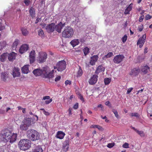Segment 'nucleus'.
Returning <instances> with one entry per match:
<instances>
[{
    "label": "nucleus",
    "instance_id": "obj_30",
    "mask_svg": "<svg viewBox=\"0 0 152 152\" xmlns=\"http://www.w3.org/2000/svg\"><path fill=\"white\" fill-rule=\"evenodd\" d=\"M21 31L22 34L24 36H26L28 34V31L27 29L24 28H22L21 29Z\"/></svg>",
    "mask_w": 152,
    "mask_h": 152
},
{
    "label": "nucleus",
    "instance_id": "obj_46",
    "mask_svg": "<svg viewBox=\"0 0 152 152\" xmlns=\"http://www.w3.org/2000/svg\"><path fill=\"white\" fill-rule=\"evenodd\" d=\"M35 57H29L30 63H33L35 61Z\"/></svg>",
    "mask_w": 152,
    "mask_h": 152
},
{
    "label": "nucleus",
    "instance_id": "obj_11",
    "mask_svg": "<svg viewBox=\"0 0 152 152\" xmlns=\"http://www.w3.org/2000/svg\"><path fill=\"white\" fill-rule=\"evenodd\" d=\"M140 69L139 68H134L131 69L129 74L131 76H136L140 73Z\"/></svg>",
    "mask_w": 152,
    "mask_h": 152
},
{
    "label": "nucleus",
    "instance_id": "obj_47",
    "mask_svg": "<svg viewBox=\"0 0 152 152\" xmlns=\"http://www.w3.org/2000/svg\"><path fill=\"white\" fill-rule=\"evenodd\" d=\"M123 147L124 148H129V144L128 143L125 142L123 145Z\"/></svg>",
    "mask_w": 152,
    "mask_h": 152
},
{
    "label": "nucleus",
    "instance_id": "obj_22",
    "mask_svg": "<svg viewBox=\"0 0 152 152\" xmlns=\"http://www.w3.org/2000/svg\"><path fill=\"white\" fill-rule=\"evenodd\" d=\"M133 5V4L132 3L130 4L125 10V12H124L125 14L127 15L129 13V12L132 9Z\"/></svg>",
    "mask_w": 152,
    "mask_h": 152
},
{
    "label": "nucleus",
    "instance_id": "obj_38",
    "mask_svg": "<svg viewBox=\"0 0 152 152\" xmlns=\"http://www.w3.org/2000/svg\"><path fill=\"white\" fill-rule=\"evenodd\" d=\"M111 79L109 78H106L104 79V83L105 85H108L111 82Z\"/></svg>",
    "mask_w": 152,
    "mask_h": 152
},
{
    "label": "nucleus",
    "instance_id": "obj_27",
    "mask_svg": "<svg viewBox=\"0 0 152 152\" xmlns=\"http://www.w3.org/2000/svg\"><path fill=\"white\" fill-rule=\"evenodd\" d=\"M132 129L134 130L138 134H139L141 137H144L145 136V134L143 131H139L135 129L134 127H132Z\"/></svg>",
    "mask_w": 152,
    "mask_h": 152
},
{
    "label": "nucleus",
    "instance_id": "obj_43",
    "mask_svg": "<svg viewBox=\"0 0 152 152\" xmlns=\"http://www.w3.org/2000/svg\"><path fill=\"white\" fill-rule=\"evenodd\" d=\"M127 36L126 34L125 35L122 37V41L124 43L125 42L127 39Z\"/></svg>",
    "mask_w": 152,
    "mask_h": 152
},
{
    "label": "nucleus",
    "instance_id": "obj_3",
    "mask_svg": "<svg viewBox=\"0 0 152 152\" xmlns=\"http://www.w3.org/2000/svg\"><path fill=\"white\" fill-rule=\"evenodd\" d=\"M27 136L32 141L38 140L40 136L39 133L33 129H30L27 132Z\"/></svg>",
    "mask_w": 152,
    "mask_h": 152
},
{
    "label": "nucleus",
    "instance_id": "obj_62",
    "mask_svg": "<svg viewBox=\"0 0 152 152\" xmlns=\"http://www.w3.org/2000/svg\"><path fill=\"white\" fill-rule=\"evenodd\" d=\"M40 18H37L36 20V21L35 22V24H37L38 22L39 21V20H40Z\"/></svg>",
    "mask_w": 152,
    "mask_h": 152
},
{
    "label": "nucleus",
    "instance_id": "obj_63",
    "mask_svg": "<svg viewBox=\"0 0 152 152\" xmlns=\"http://www.w3.org/2000/svg\"><path fill=\"white\" fill-rule=\"evenodd\" d=\"M110 104V102L109 101H107L105 102V104L106 105L108 106L109 104Z\"/></svg>",
    "mask_w": 152,
    "mask_h": 152
},
{
    "label": "nucleus",
    "instance_id": "obj_23",
    "mask_svg": "<svg viewBox=\"0 0 152 152\" xmlns=\"http://www.w3.org/2000/svg\"><path fill=\"white\" fill-rule=\"evenodd\" d=\"M29 66V65H26L22 68L21 71L23 73L27 74L28 72L29 71L28 69Z\"/></svg>",
    "mask_w": 152,
    "mask_h": 152
},
{
    "label": "nucleus",
    "instance_id": "obj_9",
    "mask_svg": "<svg viewBox=\"0 0 152 152\" xmlns=\"http://www.w3.org/2000/svg\"><path fill=\"white\" fill-rule=\"evenodd\" d=\"M146 36L145 34H144L138 40L137 44L139 45V47L141 48L143 46L146 39Z\"/></svg>",
    "mask_w": 152,
    "mask_h": 152
},
{
    "label": "nucleus",
    "instance_id": "obj_17",
    "mask_svg": "<svg viewBox=\"0 0 152 152\" xmlns=\"http://www.w3.org/2000/svg\"><path fill=\"white\" fill-rule=\"evenodd\" d=\"M12 75L14 78L19 77L20 75V72L19 68L15 67L13 70Z\"/></svg>",
    "mask_w": 152,
    "mask_h": 152
},
{
    "label": "nucleus",
    "instance_id": "obj_37",
    "mask_svg": "<svg viewBox=\"0 0 152 152\" xmlns=\"http://www.w3.org/2000/svg\"><path fill=\"white\" fill-rule=\"evenodd\" d=\"M38 34L39 36L41 37L42 38H43L44 36V34L43 31L41 29H39L38 32Z\"/></svg>",
    "mask_w": 152,
    "mask_h": 152
},
{
    "label": "nucleus",
    "instance_id": "obj_24",
    "mask_svg": "<svg viewBox=\"0 0 152 152\" xmlns=\"http://www.w3.org/2000/svg\"><path fill=\"white\" fill-rule=\"evenodd\" d=\"M8 56V53H5L1 55L0 57V61L1 62L5 61L7 59Z\"/></svg>",
    "mask_w": 152,
    "mask_h": 152
},
{
    "label": "nucleus",
    "instance_id": "obj_32",
    "mask_svg": "<svg viewBox=\"0 0 152 152\" xmlns=\"http://www.w3.org/2000/svg\"><path fill=\"white\" fill-rule=\"evenodd\" d=\"M69 138L66 139L64 142V144L63 148L66 147V151H67L69 148Z\"/></svg>",
    "mask_w": 152,
    "mask_h": 152
},
{
    "label": "nucleus",
    "instance_id": "obj_48",
    "mask_svg": "<svg viewBox=\"0 0 152 152\" xmlns=\"http://www.w3.org/2000/svg\"><path fill=\"white\" fill-rule=\"evenodd\" d=\"M31 3V1L29 0H24V3L25 4V5L27 6H28L29 4Z\"/></svg>",
    "mask_w": 152,
    "mask_h": 152
},
{
    "label": "nucleus",
    "instance_id": "obj_51",
    "mask_svg": "<svg viewBox=\"0 0 152 152\" xmlns=\"http://www.w3.org/2000/svg\"><path fill=\"white\" fill-rule=\"evenodd\" d=\"M61 78V77L60 76H57L55 79V82H58L59 81Z\"/></svg>",
    "mask_w": 152,
    "mask_h": 152
},
{
    "label": "nucleus",
    "instance_id": "obj_52",
    "mask_svg": "<svg viewBox=\"0 0 152 152\" xmlns=\"http://www.w3.org/2000/svg\"><path fill=\"white\" fill-rule=\"evenodd\" d=\"M65 84L66 86H67V85H71V81L67 80L65 81Z\"/></svg>",
    "mask_w": 152,
    "mask_h": 152
},
{
    "label": "nucleus",
    "instance_id": "obj_36",
    "mask_svg": "<svg viewBox=\"0 0 152 152\" xmlns=\"http://www.w3.org/2000/svg\"><path fill=\"white\" fill-rule=\"evenodd\" d=\"M83 50L85 55L86 56L89 53V49L88 47H86L83 49Z\"/></svg>",
    "mask_w": 152,
    "mask_h": 152
},
{
    "label": "nucleus",
    "instance_id": "obj_26",
    "mask_svg": "<svg viewBox=\"0 0 152 152\" xmlns=\"http://www.w3.org/2000/svg\"><path fill=\"white\" fill-rule=\"evenodd\" d=\"M42 99L44 100L48 99V100L45 101V103L47 104H49L52 101V99H50V97L48 96H44Z\"/></svg>",
    "mask_w": 152,
    "mask_h": 152
},
{
    "label": "nucleus",
    "instance_id": "obj_15",
    "mask_svg": "<svg viewBox=\"0 0 152 152\" xmlns=\"http://www.w3.org/2000/svg\"><path fill=\"white\" fill-rule=\"evenodd\" d=\"M29 48L28 45L27 44H24L20 47L19 52L21 54L27 51Z\"/></svg>",
    "mask_w": 152,
    "mask_h": 152
},
{
    "label": "nucleus",
    "instance_id": "obj_16",
    "mask_svg": "<svg viewBox=\"0 0 152 152\" xmlns=\"http://www.w3.org/2000/svg\"><path fill=\"white\" fill-rule=\"evenodd\" d=\"M53 71L54 70H53L50 72L48 73L45 71V72L44 73V75L42 76V77L44 78H47L49 79L50 78H53L54 77L53 74Z\"/></svg>",
    "mask_w": 152,
    "mask_h": 152
},
{
    "label": "nucleus",
    "instance_id": "obj_59",
    "mask_svg": "<svg viewBox=\"0 0 152 152\" xmlns=\"http://www.w3.org/2000/svg\"><path fill=\"white\" fill-rule=\"evenodd\" d=\"M99 108L100 107L101 109V110H103L104 109V107L101 104H99L97 106Z\"/></svg>",
    "mask_w": 152,
    "mask_h": 152
},
{
    "label": "nucleus",
    "instance_id": "obj_40",
    "mask_svg": "<svg viewBox=\"0 0 152 152\" xmlns=\"http://www.w3.org/2000/svg\"><path fill=\"white\" fill-rule=\"evenodd\" d=\"M40 110H42L44 114L47 116H48L50 115L49 113L47 111H46L43 108H42L40 109Z\"/></svg>",
    "mask_w": 152,
    "mask_h": 152
},
{
    "label": "nucleus",
    "instance_id": "obj_28",
    "mask_svg": "<svg viewBox=\"0 0 152 152\" xmlns=\"http://www.w3.org/2000/svg\"><path fill=\"white\" fill-rule=\"evenodd\" d=\"M43 150L40 146L38 145L36 146L33 150L32 152H43Z\"/></svg>",
    "mask_w": 152,
    "mask_h": 152
},
{
    "label": "nucleus",
    "instance_id": "obj_13",
    "mask_svg": "<svg viewBox=\"0 0 152 152\" xmlns=\"http://www.w3.org/2000/svg\"><path fill=\"white\" fill-rule=\"evenodd\" d=\"M45 72V70L37 69H34L33 72V73L36 76H39L42 75H43L44 73Z\"/></svg>",
    "mask_w": 152,
    "mask_h": 152
},
{
    "label": "nucleus",
    "instance_id": "obj_58",
    "mask_svg": "<svg viewBox=\"0 0 152 152\" xmlns=\"http://www.w3.org/2000/svg\"><path fill=\"white\" fill-rule=\"evenodd\" d=\"M68 111L69 112V115L70 116V115H72V109L71 108H69L68 110Z\"/></svg>",
    "mask_w": 152,
    "mask_h": 152
},
{
    "label": "nucleus",
    "instance_id": "obj_4",
    "mask_svg": "<svg viewBox=\"0 0 152 152\" xmlns=\"http://www.w3.org/2000/svg\"><path fill=\"white\" fill-rule=\"evenodd\" d=\"M31 145L30 141L25 139L20 140L18 144L20 149L24 151L30 148Z\"/></svg>",
    "mask_w": 152,
    "mask_h": 152
},
{
    "label": "nucleus",
    "instance_id": "obj_31",
    "mask_svg": "<svg viewBox=\"0 0 152 152\" xmlns=\"http://www.w3.org/2000/svg\"><path fill=\"white\" fill-rule=\"evenodd\" d=\"M19 40L18 39H16L13 44L12 48L13 50L16 49L19 43Z\"/></svg>",
    "mask_w": 152,
    "mask_h": 152
},
{
    "label": "nucleus",
    "instance_id": "obj_41",
    "mask_svg": "<svg viewBox=\"0 0 152 152\" xmlns=\"http://www.w3.org/2000/svg\"><path fill=\"white\" fill-rule=\"evenodd\" d=\"M112 111L115 114V116L117 118H118V115L117 110L115 109H113L112 110Z\"/></svg>",
    "mask_w": 152,
    "mask_h": 152
},
{
    "label": "nucleus",
    "instance_id": "obj_61",
    "mask_svg": "<svg viewBox=\"0 0 152 152\" xmlns=\"http://www.w3.org/2000/svg\"><path fill=\"white\" fill-rule=\"evenodd\" d=\"M148 48L147 47H145L144 49V53L145 54L147 53L148 52Z\"/></svg>",
    "mask_w": 152,
    "mask_h": 152
},
{
    "label": "nucleus",
    "instance_id": "obj_35",
    "mask_svg": "<svg viewBox=\"0 0 152 152\" xmlns=\"http://www.w3.org/2000/svg\"><path fill=\"white\" fill-rule=\"evenodd\" d=\"M83 74V71L80 66H79V69L77 72V77H80Z\"/></svg>",
    "mask_w": 152,
    "mask_h": 152
},
{
    "label": "nucleus",
    "instance_id": "obj_50",
    "mask_svg": "<svg viewBox=\"0 0 152 152\" xmlns=\"http://www.w3.org/2000/svg\"><path fill=\"white\" fill-rule=\"evenodd\" d=\"M114 145V143H109L107 145V147L110 148L113 147Z\"/></svg>",
    "mask_w": 152,
    "mask_h": 152
},
{
    "label": "nucleus",
    "instance_id": "obj_1",
    "mask_svg": "<svg viewBox=\"0 0 152 152\" xmlns=\"http://www.w3.org/2000/svg\"><path fill=\"white\" fill-rule=\"evenodd\" d=\"M17 136V133H12L10 131H8L0 134V140L2 141L12 143L16 140Z\"/></svg>",
    "mask_w": 152,
    "mask_h": 152
},
{
    "label": "nucleus",
    "instance_id": "obj_49",
    "mask_svg": "<svg viewBox=\"0 0 152 152\" xmlns=\"http://www.w3.org/2000/svg\"><path fill=\"white\" fill-rule=\"evenodd\" d=\"M151 18V16L149 14H148L145 16V20H148Z\"/></svg>",
    "mask_w": 152,
    "mask_h": 152
},
{
    "label": "nucleus",
    "instance_id": "obj_42",
    "mask_svg": "<svg viewBox=\"0 0 152 152\" xmlns=\"http://www.w3.org/2000/svg\"><path fill=\"white\" fill-rule=\"evenodd\" d=\"M130 116L131 117L135 116L136 117H139L140 115L137 113H131L130 114Z\"/></svg>",
    "mask_w": 152,
    "mask_h": 152
},
{
    "label": "nucleus",
    "instance_id": "obj_29",
    "mask_svg": "<svg viewBox=\"0 0 152 152\" xmlns=\"http://www.w3.org/2000/svg\"><path fill=\"white\" fill-rule=\"evenodd\" d=\"M79 43V40L77 39H75L72 40L70 42V43L73 47L78 45Z\"/></svg>",
    "mask_w": 152,
    "mask_h": 152
},
{
    "label": "nucleus",
    "instance_id": "obj_64",
    "mask_svg": "<svg viewBox=\"0 0 152 152\" xmlns=\"http://www.w3.org/2000/svg\"><path fill=\"white\" fill-rule=\"evenodd\" d=\"M22 109H23V110H22L23 113H25L26 112V109L23 108H22Z\"/></svg>",
    "mask_w": 152,
    "mask_h": 152
},
{
    "label": "nucleus",
    "instance_id": "obj_7",
    "mask_svg": "<svg viewBox=\"0 0 152 152\" xmlns=\"http://www.w3.org/2000/svg\"><path fill=\"white\" fill-rule=\"evenodd\" d=\"M47 58V54L46 53L41 52L39 53L37 58V60L39 63H42L45 62Z\"/></svg>",
    "mask_w": 152,
    "mask_h": 152
},
{
    "label": "nucleus",
    "instance_id": "obj_21",
    "mask_svg": "<svg viewBox=\"0 0 152 152\" xmlns=\"http://www.w3.org/2000/svg\"><path fill=\"white\" fill-rule=\"evenodd\" d=\"M65 134L63 132L61 131H58L57 133L56 137L60 139H62L64 138Z\"/></svg>",
    "mask_w": 152,
    "mask_h": 152
},
{
    "label": "nucleus",
    "instance_id": "obj_45",
    "mask_svg": "<svg viewBox=\"0 0 152 152\" xmlns=\"http://www.w3.org/2000/svg\"><path fill=\"white\" fill-rule=\"evenodd\" d=\"M7 78H8V77L7 76H6V75H2L1 76V78H2V80L4 81H5V82L6 81L7 79Z\"/></svg>",
    "mask_w": 152,
    "mask_h": 152
},
{
    "label": "nucleus",
    "instance_id": "obj_12",
    "mask_svg": "<svg viewBox=\"0 0 152 152\" xmlns=\"http://www.w3.org/2000/svg\"><path fill=\"white\" fill-rule=\"evenodd\" d=\"M65 23H62L61 22L55 26V29L58 32L60 33L61 32L62 29L65 26Z\"/></svg>",
    "mask_w": 152,
    "mask_h": 152
},
{
    "label": "nucleus",
    "instance_id": "obj_14",
    "mask_svg": "<svg viewBox=\"0 0 152 152\" xmlns=\"http://www.w3.org/2000/svg\"><path fill=\"white\" fill-rule=\"evenodd\" d=\"M55 24L54 23H51L45 27V29L48 33L53 32L55 29Z\"/></svg>",
    "mask_w": 152,
    "mask_h": 152
},
{
    "label": "nucleus",
    "instance_id": "obj_8",
    "mask_svg": "<svg viewBox=\"0 0 152 152\" xmlns=\"http://www.w3.org/2000/svg\"><path fill=\"white\" fill-rule=\"evenodd\" d=\"M124 58V57L123 55L119 54L114 57L113 61L115 63L118 64L122 61Z\"/></svg>",
    "mask_w": 152,
    "mask_h": 152
},
{
    "label": "nucleus",
    "instance_id": "obj_34",
    "mask_svg": "<svg viewBox=\"0 0 152 152\" xmlns=\"http://www.w3.org/2000/svg\"><path fill=\"white\" fill-rule=\"evenodd\" d=\"M113 55V53L112 52H109L107 54L104 56L102 57V59L105 60L106 59L110 58Z\"/></svg>",
    "mask_w": 152,
    "mask_h": 152
},
{
    "label": "nucleus",
    "instance_id": "obj_2",
    "mask_svg": "<svg viewBox=\"0 0 152 152\" xmlns=\"http://www.w3.org/2000/svg\"><path fill=\"white\" fill-rule=\"evenodd\" d=\"M73 29L70 26L66 27L62 33V37L65 38L72 37L74 34Z\"/></svg>",
    "mask_w": 152,
    "mask_h": 152
},
{
    "label": "nucleus",
    "instance_id": "obj_56",
    "mask_svg": "<svg viewBox=\"0 0 152 152\" xmlns=\"http://www.w3.org/2000/svg\"><path fill=\"white\" fill-rule=\"evenodd\" d=\"M79 98L83 102H84L85 100L83 96L81 94L80 95Z\"/></svg>",
    "mask_w": 152,
    "mask_h": 152
},
{
    "label": "nucleus",
    "instance_id": "obj_33",
    "mask_svg": "<svg viewBox=\"0 0 152 152\" xmlns=\"http://www.w3.org/2000/svg\"><path fill=\"white\" fill-rule=\"evenodd\" d=\"M149 67L147 66L143 67L141 69L142 71L144 74H146L148 72Z\"/></svg>",
    "mask_w": 152,
    "mask_h": 152
},
{
    "label": "nucleus",
    "instance_id": "obj_5",
    "mask_svg": "<svg viewBox=\"0 0 152 152\" xmlns=\"http://www.w3.org/2000/svg\"><path fill=\"white\" fill-rule=\"evenodd\" d=\"M31 118H26L23 121L20 125V129L22 131H26L31 124Z\"/></svg>",
    "mask_w": 152,
    "mask_h": 152
},
{
    "label": "nucleus",
    "instance_id": "obj_44",
    "mask_svg": "<svg viewBox=\"0 0 152 152\" xmlns=\"http://www.w3.org/2000/svg\"><path fill=\"white\" fill-rule=\"evenodd\" d=\"M143 29V24H141L138 27V30L139 31H142Z\"/></svg>",
    "mask_w": 152,
    "mask_h": 152
},
{
    "label": "nucleus",
    "instance_id": "obj_18",
    "mask_svg": "<svg viewBox=\"0 0 152 152\" xmlns=\"http://www.w3.org/2000/svg\"><path fill=\"white\" fill-rule=\"evenodd\" d=\"M99 58L98 55H94L91 57V60L90 61V64L91 65H95L96 62L97 61Z\"/></svg>",
    "mask_w": 152,
    "mask_h": 152
},
{
    "label": "nucleus",
    "instance_id": "obj_60",
    "mask_svg": "<svg viewBox=\"0 0 152 152\" xmlns=\"http://www.w3.org/2000/svg\"><path fill=\"white\" fill-rule=\"evenodd\" d=\"M97 126H98V125H91V127L93 128H97Z\"/></svg>",
    "mask_w": 152,
    "mask_h": 152
},
{
    "label": "nucleus",
    "instance_id": "obj_55",
    "mask_svg": "<svg viewBox=\"0 0 152 152\" xmlns=\"http://www.w3.org/2000/svg\"><path fill=\"white\" fill-rule=\"evenodd\" d=\"M133 89V88H129L127 91L126 94H129L131 92V91H132Z\"/></svg>",
    "mask_w": 152,
    "mask_h": 152
},
{
    "label": "nucleus",
    "instance_id": "obj_54",
    "mask_svg": "<svg viewBox=\"0 0 152 152\" xmlns=\"http://www.w3.org/2000/svg\"><path fill=\"white\" fill-rule=\"evenodd\" d=\"M144 16L143 15H142L141 16L139 19V21L140 22H141L143 21V20L144 18Z\"/></svg>",
    "mask_w": 152,
    "mask_h": 152
},
{
    "label": "nucleus",
    "instance_id": "obj_39",
    "mask_svg": "<svg viewBox=\"0 0 152 152\" xmlns=\"http://www.w3.org/2000/svg\"><path fill=\"white\" fill-rule=\"evenodd\" d=\"M35 53L34 50H32L31 51L29 55V57H35Z\"/></svg>",
    "mask_w": 152,
    "mask_h": 152
},
{
    "label": "nucleus",
    "instance_id": "obj_6",
    "mask_svg": "<svg viewBox=\"0 0 152 152\" xmlns=\"http://www.w3.org/2000/svg\"><path fill=\"white\" fill-rule=\"evenodd\" d=\"M66 62L64 60L59 61L56 64V66H54V69L62 72L66 69Z\"/></svg>",
    "mask_w": 152,
    "mask_h": 152
},
{
    "label": "nucleus",
    "instance_id": "obj_25",
    "mask_svg": "<svg viewBox=\"0 0 152 152\" xmlns=\"http://www.w3.org/2000/svg\"><path fill=\"white\" fill-rule=\"evenodd\" d=\"M29 13L32 18L35 17V10L33 7H31L29 10Z\"/></svg>",
    "mask_w": 152,
    "mask_h": 152
},
{
    "label": "nucleus",
    "instance_id": "obj_10",
    "mask_svg": "<svg viewBox=\"0 0 152 152\" xmlns=\"http://www.w3.org/2000/svg\"><path fill=\"white\" fill-rule=\"evenodd\" d=\"M98 76L96 75H93L91 77L88 81L89 84L94 85L96 84L97 82Z\"/></svg>",
    "mask_w": 152,
    "mask_h": 152
},
{
    "label": "nucleus",
    "instance_id": "obj_53",
    "mask_svg": "<svg viewBox=\"0 0 152 152\" xmlns=\"http://www.w3.org/2000/svg\"><path fill=\"white\" fill-rule=\"evenodd\" d=\"M78 107V104L77 103H76L73 106V108L75 109H77Z\"/></svg>",
    "mask_w": 152,
    "mask_h": 152
},
{
    "label": "nucleus",
    "instance_id": "obj_20",
    "mask_svg": "<svg viewBox=\"0 0 152 152\" xmlns=\"http://www.w3.org/2000/svg\"><path fill=\"white\" fill-rule=\"evenodd\" d=\"M16 55V53L13 52H12L10 54L8 53V58L9 61H12L15 59Z\"/></svg>",
    "mask_w": 152,
    "mask_h": 152
},
{
    "label": "nucleus",
    "instance_id": "obj_57",
    "mask_svg": "<svg viewBox=\"0 0 152 152\" xmlns=\"http://www.w3.org/2000/svg\"><path fill=\"white\" fill-rule=\"evenodd\" d=\"M97 128L99 130L102 131L103 130V128L99 125H98V126L97 127Z\"/></svg>",
    "mask_w": 152,
    "mask_h": 152
},
{
    "label": "nucleus",
    "instance_id": "obj_19",
    "mask_svg": "<svg viewBox=\"0 0 152 152\" xmlns=\"http://www.w3.org/2000/svg\"><path fill=\"white\" fill-rule=\"evenodd\" d=\"M105 68L103 67V65L101 64L97 68L95 72V73L98 75L99 73L104 72L105 70Z\"/></svg>",
    "mask_w": 152,
    "mask_h": 152
}]
</instances>
